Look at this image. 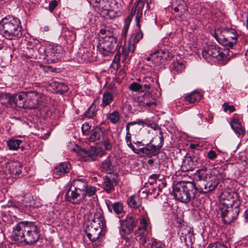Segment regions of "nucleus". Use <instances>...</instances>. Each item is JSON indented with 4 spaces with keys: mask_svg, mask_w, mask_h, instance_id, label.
I'll use <instances>...</instances> for the list:
<instances>
[{
    "mask_svg": "<svg viewBox=\"0 0 248 248\" xmlns=\"http://www.w3.org/2000/svg\"><path fill=\"white\" fill-rule=\"evenodd\" d=\"M40 235V224L39 222L22 221L13 227L10 238L17 244L25 243L32 245L38 241Z\"/></svg>",
    "mask_w": 248,
    "mask_h": 248,
    "instance_id": "nucleus-1",
    "label": "nucleus"
},
{
    "mask_svg": "<svg viewBox=\"0 0 248 248\" xmlns=\"http://www.w3.org/2000/svg\"><path fill=\"white\" fill-rule=\"evenodd\" d=\"M22 27L20 20L7 16L0 21V34L8 40H16L21 37Z\"/></svg>",
    "mask_w": 248,
    "mask_h": 248,
    "instance_id": "nucleus-2",
    "label": "nucleus"
},
{
    "mask_svg": "<svg viewBox=\"0 0 248 248\" xmlns=\"http://www.w3.org/2000/svg\"><path fill=\"white\" fill-rule=\"evenodd\" d=\"M174 197L180 202L194 203L196 199L197 189L195 185L189 182H179L173 187Z\"/></svg>",
    "mask_w": 248,
    "mask_h": 248,
    "instance_id": "nucleus-3",
    "label": "nucleus"
},
{
    "mask_svg": "<svg viewBox=\"0 0 248 248\" xmlns=\"http://www.w3.org/2000/svg\"><path fill=\"white\" fill-rule=\"evenodd\" d=\"M99 34L106 35L105 36H100L97 46L98 52L103 57L112 55L118 46L117 39L111 35L107 28L101 29Z\"/></svg>",
    "mask_w": 248,
    "mask_h": 248,
    "instance_id": "nucleus-4",
    "label": "nucleus"
},
{
    "mask_svg": "<svg viewBox=\"0 0 248 248\" xmlns=\"http://www.w3.org/2000/svg\"><path fill=\"white\" fill-rule=\"evenodd\" d=\"M40 58L47 61L48 63L57 62L62 57L63 49L61 46H41L37 50Z\"/></svg>",
    "mask_w": 248,
    "mask_h": 248,
    "instance_id": "nucleus-5",
    "label": "nucleus"
},
{
    "mask_svg": "<svg viewBox=\"0 0 248 248\" xmlns=\"http://www.w3.org/2000/svg\"><path fill=\"white\" fill-rule=\"evenodd\" d=\"M230 51L225 53L220 51L219 48L215 46L210 45L204 48L202 52L203 57L205 59H215V61H222L223 64H226L230 58L233 56V53H230Z\"/></svg>",
    "mask_w": 248,
    "mask_h": 248,
    "instance_id": "nucleus-6",
    "label": "nucleus"
},
{
    "mask_svg": "<svg viewBox=\"0 0 248 248\" xmlns=\"http://www.w3.org/2000/svg\"><path fill=\"white\" fill-rule=\"evenodd\" d=\"M220 210L223 222L230 224L237 218L240 212L239 204H231L228 206L226 203L220 205Z\"/></svg>",
    "mask_w": 248,
    "mask_h": 248,
    "instance_id": "nucleus-7",
    "label": "nucleus"
},
{
    "mask_svg": "<svg viewBox=\"0 0 248 248\" xmlns=\"http://www.w3.org/2000/svg\"><path fill=\"white\" fill-rule=\"evenodd\" d=\"M144 7V2L142 0H139L134 4L130 13L125 18L131 22L134 16H135L136 25L140 28V22L143 17V9Z\"/></svg>",
    "mask_w": 248,
    "mask_h": 248,
    "instance_id": "nucleus-8",
    "label": "nucleus"
},
{
    "mask_svg": "<svg viewBox=\"0 0 248 248\" xmlns=\"http://www.w3.org/2000/svg\"><path fill=\"white\" fill-rule=\"evenodd\" d=\"M224 46L228 48H232L238 42V34L233 29L225 28L223 29Z\"/></svg>",
    "mask_w": 248,
    "mask_h": 248,
    "instance_id": "nucleus-9",
    "label": "nucleus"
},
{
    "mask_svg": "<svg viewBox=\"0 0 248 248\" xmlns=\"http://www.w3.org/2000/svg\"><path fill=\"white\" fill-rule=\"evenodd\" d=\"M42 102V94L36 91L27 92V97L25 108L35 109L38 108Z\"/></svg>",
    "mask_w": 248,
    "mask_h": 248,
    "instance_id": "nucleus-10",
    "label": "nucleus"
},
{
    "mask_svg": "<svg viewBox=\"0 0 248 248\" xmlns=\"http://www.w3.org/2000/svg\"><path fill=\"white\" fill-rule=\"evenodd\" d=\"M77 148L78 154L84 161L91 162L95 161L98 155L99 150L94 147L91 146L88 149H85L78 146Z\"/></svg>",
    "mask_w": 248,
    "mask_h": 248,
    "instance_id": "nucleus-11",
    "label": "nucleus"
},
{
    "mask_svg": "<svg viewBox=\"0 0 248 248\" xmlns=\"http://www.w3.org/2000/svg\"><path fill=\"white\" fill-rule=\"evenodd\" d=\"M141 110L156 106L155 99L149 92H146L142 95L139 96L135 100Z\"/></svg>",
    "mask_w": 248,
    "mask_h": 248,
    "instance_id": "nucleus-12",
    "label": "nucleus"
},
{
    "mask_svg": "<svg viewBox=\"0 0 248 248\" xmlns=\"http://www.w3.org/2000/svg\"><path fill=\"white\" fill-rule=\"evenodd\" d=\"M119 182L118 175L117 173L108 174L103 178L102 187L108 193H111L114 191V187Z\"/></svg>",
    "mask_w": 248,
    "mask_h": 248,
    "instance_id": "nucleus-13",
    "label": "nucleus"
},
{
    "mask_svg": "<svg viewBox=\"0 0 248 248\" xmlns=\"http://www.w3.org/2000/svg\"><path fill=\"white\" fill-rule=\"evenodd\" d=\"M121 228L120 232L122 236L126 233H129L133 231V229L137 226L138 223V219L132 216H127V217L120 220Z\"/></svg>",
    "mask_w": 248,
    "mask_h": 248,
    "instance_id": "nucleus-14",
    "label": "nucleus"
},
{
    "mask_svg": "<svg viewBox=\"0 0 248 248\" xmlns=\"http://www.w3.org/2000/svg\"><path fill=\"white\" fill-rule=\"evenodd\" d=\"M154 79L150 77H145L140 83L135 82L132 83L129 86V89L132 91L143 93L151 88Z\"/></svg>",
    "mask_w": 248,
    "mask_h": 248,
    "instance_id": "nucleus-15",
    "label": "nucleus"
},
{
    "mask_svg": "<svg viewBox=\"0 0 248 248\" xmlns=\"http://www.w3.org/2000/svg\"><path fill=\"white\" fill-rule=\"evenodd\" d=\"M102 9L107 11V15H109L110 12H114L113 17L120 16L123 13L122 2L117 0H111L109 3L108 9H107L105 5L103 6Z\"/></svg>",
    "mask_w": 248,
    "mask_h": 248,
    "instance_id": "nucleus-16",
    "label": "nucleus"
},
{
    "mask_svg": "<svg viewBox=\"0 0 248 248\" xmlns=\"http://www.w3.org/2000/svg\"><path fill=\"white\" fill-rule=\"evenodd\" d=\"M219 183V179L217 176L214 175L209 177L208 180L203 181L202 184H199L200 189L202 192L207 193L214 190Z\"/></svg>",
    "mask_w": 248,
    "mask_h": 248,
    "instance_id": "nucleus-17",
    "label": "nucleus"
},
{
    "mask_svg": "<svg viewBox=\"0 0 248 248\" xmlns=\"http://www.w3.org/2000/svg\"><path fill=\"white\" fill-rule=\"evenodd\" d=\"M85 198V192L79 193L78 190H71L70 189L65 194V199L66 201L70 202L74 204H78L83 202Z\"/></svg>",
    "mask_w": 248,
    "mask_h": 248,
    "instance_id": "nucleus-18",
    "label": "nucleus"
},
{
    "mask_svg": "<svg viewBox=\"0 0 248 248\" xmlns=\"http://www.w3.org/2000/svg\"><path fill=\"white\" fill-rule=\"evenodd\" d=\"M214 175L211 169L204 167L196 171L194 177L197 181H199L200 184H202L203 181L208 180L209 177Z\"/></svg>",
    "mask_w": 248,
    "mask_h": 248,
    "instance_id": "nucleus-19",
    "label": "nucleus"
},
{
    "mask_svg": "<svg viewBox=\"0 0 248 248\" xmlns=\"http://www.w3.org/2000/svg\"><path fill=\"white\" fill-rule=\"evenodd\" d=\"M102 229H93L91 228L89 229L90 232H87L86 231V235L87 237L93 243H94V246L96 247H98L101 245V241L99 239V236L101 234Z\"/></svg>",
    "mask_w": 248,
    "mask_h": 248,
    "instance_id": "nucleus-20",
    "label": "nucleus"
},
{
    "mask_svg": "<svg viewBox=\"0 0 248 248\" xmlns=\"http://www.w3.org/2000/svg\"><path fill=\"white\" fill-rule=\"evenodd\" d=\"M117 94L116 89L115 88L111 92L105 91L102 95L101 103L100 105L101 108H104L113 102L114 96Z\"/></svg>",
    "mask_w": 248,
    "mask_h": 248,
    "instance_id": "nucleus-21",
    "label": "nucleus"
},
{
    "mask_svg": "<svg viewBox=\"0 0 248 248\" xmlns=\"http://www.w3.org/2000/svg\"><path fill=\"white\" fill-rule=\"evenodd\" d=\"M105 203L108 211L119 215L124 212V205L122 202H117L112 203L109 200H105Z\"/></svg>",
    "mask_w": 248,
    "mask_h": 248,
    "instance_id": "nucleus-22",
    "label": "nucleus"
},
{
    "mask_svg": "<svg viewBox=\"0 0 248 248\" xmlns=\"http://www.w3.org/2000/svg\"><path fill=\"white\" fill-rule=\"evenodd\" d=\"M204 158H206V157L204 155H200L199 157L195 155L186 156L185 161V164L186 161H187L188 167L186 168V170H192L195 168L196 163H200L203 164Z\"/></svg>",
    "mask_w": 248,
    "mask_h": 248,
    "instance_id": "nucleus-23",
    "label": "nucleus"
},
{
    "mask_svg": "<svg viewBox=\"0 0 248 248\" xmlns=\"http://www.w3.org/2000/svg\"><path fill=\"white\" fill-rule=\"evenodd\" d=\"M160 150V149L157 145L147 144L145 147L139 149V151H140V153H142L148 157H151L152 156L157 155Z\"/></svg>",
    "mask_w": 248,
    "mask_h": 248,
    "instance_id": "nucleus-24",
    "label": "nucleus"
},
{
    "mask_svg": "<svg viewBox=\"0 0 248 248\" xmlns=\"http://www.w3.org/2000/svg\"><path fill=\"white\" fill-rule=\"evenodd\" d=\"M71 169V165L69 162H64L60 163L59 165L55 167L54 169V174L58 176H61L68 173L70 172Z\"/></svg>",
    "mask_w": 248,
    "mask_h": 248,
    "instance_id": "nucleus-25",
    "label": "nucleus"
},
{
    "mask_svg": "<svg viewBox=\"0 0 248 248\" xmlns=\"http://www.w3.org/2000/svg\"><path fill=\"white\" fill-rule=\"evenodd\" d=\"M113 157L111 155L108 156L100 164L99 170L101 172L112 173L113 171L114 166L112 163Z\"/></svg>",
    "mask_w": 248,
    "mask_h": 248,
    "instance_id": "nucleus-26",
    "label": "nucleus"
},
{
    "mask_svg": "<svg viewBox=\"0 0 248 248\" xmlns=\"http://www.w3.org/2000/svg\"><path fill=\"white\" fill-rule=\"evenodd\" d=\"M49 86L56 93L60 94L67 92L69 89L68 86L65 83L58 81H53L49 84Z\"/></svg>",
    "mask_w": 248,
    "mask_h": 248,
    "instance_id": "nucleus-27",
    "label": "nucleus"
},
{
    "mask_svg": "<svg viewBox=\"0 0 248 248\" xmlns=\"http://www.w3.org/2000/svg\"><path fill=\"white\" fill-rule=\"evenodd\" d=\"M104 225V219L102 216L98 213L95 214L93 218L92 219L91 222V228L93 229H102Z\"/></svg>",
    "mask_w": 248,
    "mask_h": 248,
    "instance_id": "nucleus-28",
    "label": "nucleus"
},
{
    "mask_svg": "<svg viewBox=\"0 0 248 248\" xmlns=\"http://www.w3.org/2000/svg\"><path fill=\"white\" fill-rule=\"evenodd\" d=\"M16 98V106L19 108H25L27 97V92H21L15 93Z\"/></svg>",
    "mask_w": 248,
    "mask_h": 248,
    "instance_id": "nucleus-29",
    "label": "nucleus"
},
{
    "mask_svg": "<svg viewBox=\"0 0 248 248\" xmlns=\"http://www.w3.org/2000/svg\"><path fill=\"white\" fill-rule=\"evenodd\" d=\"M145 123L141 120L138 119L136 121L128 123L126 125V136L125 141L126 143L132 142L131 134L130 133L131 126L133 127L135 125H143Z\"/></svg>",
    "mask_w": 248,
    "mask_h": 248,
    "instance_id": "nucleus-30",
    "label": "nucleus"
},
{
    "mask_svg": "<svg viewBox=\"0 0 248 248\" xmlns=\"http://www.w3.org/2000/svg\"><path fill=\"white\" fill-rule=\"evenodd\" d=\"M231 127L234 132L239 135H244L245 133V128L242 125L238 119H232L230 123Z\"/></svg>",
    "mask_w": 248,
    "mask_h": 248,
    "instance_id": "nucleus-31",
    "label": "nucleus"
},
{
    "mask_svg": "<svg viewBox=\"0 0 248 248\" xmlns=\"http://www.w3.org/2000/svg\"><path fill=\"white\" fill-rule=\"evenodd\" d=\"M201 99V94L200 92L194 91L188 93L185 97V101L188 104H194L197 101H199Z\"/></svg>",
    "mask_w": 248,
    "mask_h": 248,
    "instance_id": "nucleus-32",
    "label": "nucleus"
},
{
    "mask_svg": "<svg viewBox=\"0 0 248 248\" xmlns=\"http://www.w3.org/2000/svg\"><path fill=\"white\" fill-rule=\"evenodd\" d=\"M141 200L139 195L134 194L128 198L127 203L131 208H138L141 205Z\"/></svg>",
    "mask_w": 248,
    "mask_h": 248,
    "instance_id": "nucleus-33",
    "label": "nucleus"
},
{
    "mask_svg": "<svg viewBox=\"0 0 248 248\" xmlns=\"http://www.w3.org/2000/svg\"><path fill=\"white\" fill-rule=\"evenodd\" d=\"M149 231L147 229H138L136 239L140 244L144 245L149 239Z\"/></svg>",
    "mask_w": 248,
    "mask_h": 248,
    "instance_id": "nucleus-34",
    "label": "nucleus"
},
{
    "mask_svg": "<svg viewBox=\"0 0 248 248\" xmlns=\"http://www.w3.org/2000/svg\"><path fill=\"white\" fill-rule=\"evenodd\" d=\"M22 165L19 163H14L11 164L9 172L12 176L15 178L20 177L21 173Z\"/></svg>",
    "mask_w": 248,
    "mask_h": 248,
    "instance_id": "nucleus-35",
    "label": "nucleus"
},
{
    "mask_svg": "<svg viewBox=\"0 0 248 248\" xmlns=\"http://www.w3.org/2000/svg\"><path fill=\"white\" fill-rule=\"evenodd\" d=\"M75 190H79L83 193L87 187L88 183L84 178L77 179L73 181Z\"/></svg>",
    "mask_w": 248,
    "mask_h": 248,
    "instance_id": "nucleus-36",
    "label": "nucleus"
},
{
    "mask_svg": "<svg viewBox=\"0 0 248 248\" xmlns=\"http://www.w3.org/2000/svg\"><path fill=\"white\" fill-rule=\"evenodd\" d=\"M103 133L100 127H95L91 130V135L89 138V141L94 142L99 140L103 136Z\"/></svg>",
    "mask_w": 248,
    "mask_h": 248,
    "instance_id": "nucleus-37",
    "label": "nucleus"
},
{
    "mask_svg": "<svg viewBox=\"0 0 248 248\" xmlns=\"http://www.w3.org/2000/svg\"><path fill=\"white\" fill-rule=\"evenodd\" d=\"M97 102L96 100H94L91 106L88 108V109L84 112V115L85 117L88 118H92L94 116L97 112L98 108L95 105Z\"/></svg>",
    "mask_w": 248,
    "mask_h": 248,
    "instance_id": "nucleus-38",
    "label": "nucleus"
},
{
    "mask_svg": "<svg viewBox=\"0 0 248 248\" xmlns=\"http://www.w3.org/2000/svg\"><path fill=\"white\" fill-rule=\"evenodd\" d=\"M22 142V140L12 138L7 141V146L11 150H16L20 148V145Z\"/></svg>",
    "mask_w": 248,
    "mask_h": 248,
    "instance_id": "nucleus-39",
    "label": "nucleus"
},
{
    "mask_svg": "<svg viewBox=\"0 0 248 248\" xmlns=\"http://www.w3.org/2000/svg\"><path fill=\"white\" fill-rule=\"evenodd\" d=\"M32 43L28 41L27 43V50L25 54L27 57L31 59H35L36 57V52L33 47Z\"/></svg>",
    "mask_w": 248,
    "mask_h": 248,
    "instance_id": "nucleus-40",
    "label": "nucleus"
},
{
    "mask_svg": "<svg viewBox=\"0 0 248 248\" xmlns=\"http://www.w3.org/2000/svg\"><path fill=\"white\" fill-rule=\"evenodd\" d=\"M107 118L109 120L112 124H115L120 121V115L117 110H115L111 113L107 114Z\"/></svg>",
    "mask_w": 248,
    "mask_h": 248,
    "instance_id": "nucleus-41",
    "label": "nucleus"
},
{
    "mask_svg": "<svg viewBox=\"0 0 248 248\" xmlns=\"http://www.w3.org/2000/svg\"><path fill=\"white\" fill-rule=\"evenodd\" d=\"M185 64L183 62H174L170 66L172 71H175L176 73H181L185 68Z\"/></svg>",
    "mask_w": 248,
    "mask_h": 248,
    "instance_id": "nucleus-42",
    "label": "nucleus"
},
{
    "mask_svg": "<svg viewBox=\"0 0 248 248\" xmlns=\"http://www.w3.org/2000/svg\"><path fill=\"white\" fill-rule=\"evenodd\" d=\"M3 99L7 100V103L9 105L13 106L15 105L16 106V98L15 94H0V101H2Z\"/></svg>",
    "mask_w": 248,
    "mask_h": 248,
    "instance_id": "nucleus-43",
    "label": "nucleus"
},
{
    "mask_svg": "<svg viewBox=\"0 0 248 248\" xmlns=\"http://www.w3.org/2000/svg\"><path fill=\"white\" fill-rule=\"evenodd\" d=\"M213 35L220 44L224 46V39L222 38H224L223 30L221 31L219 29L216 30Z\"/></svg>",
    "mask_w": 248,
    "mask_h": 248,
    "instance_id": "nucleus-44",
    "label": "nucleus"
},
{
    "mask_svg": "<svg viewBox=\"0 0 248 248\" xmlns=\"http://www.w3.org/2000/svg\"><path fill=\"white\" fill-rule=\"evenodd\" d=\"M138 31L133 34L131 42L135 44V45L138 44L140 40L143 37V33L140 31V28H139Z\"/></svg>",
    "mask_w": 248,
    "mask_h": 248,
    "instance_id": "nucleus-45",
    "label": "nucleus"
},
{
    "mask_svg": "<svg viewBox=\"0 0 248 248\" xmlns=\"http://www.w3.org/2000/svg\"><path fill=\"white\" fill-rule=\"evenodd\" d=\"M164 61L162 57H160L159 54L157 51H155L154 53V57L153 60V64L155 65H158L163 63Z\"/></svg>",
    "mask_w": 248,
    "mask_h": 248,
    "instance_id": "nucleus-46",
    "label": "nucleus"
},
{
    "mask_svg": "<svg viewBox=\"0 0 248 248\" xmlns=\"http://www.w3.org/2000/svg\"><path fill=\"white\" fill-rule=\"evenodd\" d=\"M97 188L95 186H91L88 187V186L85 189V191H84L83 193L85 192V197L86 196L88 197H92L95 194Z\"/></svg>",
    "mask_w": 248,
    "mask_h": 248,
    "instance_id": "nucleus-47",
    "label": "nucleus"
},
{
    "mask_svg": "<svg viewBox=\"0 0 248 248\" xmlns=\"http://www.w3.org/2000/svg\"><path fill=\"white\" fill-rule=\"evenodd\" d=\"M102 144L106 150H111L112 145L110 140L108 137H104Z\"/></svg>",
    "mask_w": 248,
    "mask_h": 248,
    "instance_id": "nucleus-48",
    "label": "nucleus"
},
{
    "mask_svg": "<svg viewBox=\"0 0 248 248\" xmlns=\"http://www.w3.org/2000/svg\"><path fill=\"white\" fill-rule=\"evenodd\" d=\"M157 52L159 54L160 57H162V59H163L164 61L165 60H168L170 59L171 57L170 56V54L168 50H161L160 51H157Z\"/></svg>",
    "mask_w": 248,
    "mask_h": 248,
    "instance_id": "nucleus-49",
    "label": "nucleus"
},
{
    "mask_svg": "<svg viewBox=\"0 0 248 248\" xmlns=\"http://www.w3.org/2000/svg\"><path fill=\"white\" fill-rule=\"evenodd\" d=\"M148 225V223L147 219L145 217H142L140 220V225L138 227V229H147Z\"/></svg>",
    "mask_w": 248,
    "mask_h": 248,
    "instance_id": "nucleus-50",
    "label": "nucleus"
},
{
    "mask_svg": "<svg viewBox=\"0 0 248 248\" xmlns=\"http://www.w3.org/2000/svg\"><path fill=\"white\" fill-rule=\"evenodd\" d=\"M131 22L125 19L124 27L122 30V35L123 37H125L126 36L127 31L128 30Z\"/></svg>",
    "mask_w": 248,
    "mask_h": 248,
    "instance_id": "nucleus-51",
    "label": "nucleus"
},
{
    "mask_svg": "<svg viewBox=\"0 0 248 248\" xmlns=\"http://www.w3.org/2000/svg\"><path fill=\"white\" fill-rule=\"evenodd\" d=\"M58 5V1L57 0H52L49 1L48 10L50 12H53L55 8Z\"/></svg>",
    "mask_w": 248,
    "mask_h": 248,
    "instance_id": "nucleus-52",
    "label": "nucleus"
},
{
    "mask_svg": "<svg viewBox=\"0 0 248 248\" xmlns=\"http://www.w3.org/2000/svg\"><path fill=\"white\" fill-rule=\"evenodd\" d=\"M91 129V126L87 123H85L82 124L81 129L84 135H87L89 134V131Z\"/></svg>",
    "mask_w": 248,
    "mask_h": 248,
    "instance_id": "nucleus-53",
    "label": "nucleus"
},
{
    "mask_svg": "<svg viewBox=\"0 0 248 248\" xmlns=\"http://www.w3.org/2000/svg\"><path fill=\"white\" fill-rule=\"evenodd\" d=\"M159 176L160 175L157 174H153L150 175L149 177L148 183L150 185H153L155 183Z\"/></svg>",
    "mask_w": 248,
    "mask_h": 248,
    "instance_id": "nucleus-54",
    "label": "nucleus"
},
{
    "mask_svg": "<svg viewBox=\"0 0 248 248\" xmlns=\"http://www.w3.org/2000/svg\"><path fill=\"white\" fill-rule=\"evenodd\" d=\"M224 107V111L226 112L227 110H229L230 112H232L235 111V108L232 105H229L227 103H224L223 105Z\"/></svg>",
    "mask_w": 248,
    "mask_h": 248,
    "instance_id": "nucleus-55",
    "label": "nucleus"
},
{
    "mask_svg": "<svg viewBox=\"0 0 248 248\" xmlns=\"http://www.w3.org/2000/svg\"><path fill=\"white\" fill-rule=\"evenodd\" d=\"M125 47L127 49V50L129 52H130L131 54H133V52L135 51V44L130 41L128 44V46H125Z\"/></svg>",
    "mask_w": 248,
    "mask_h": 248,
    "instance_id": "nucleus-56",
    "label": "nucleus"
},
{
    "mask_svg": "<svg viewBox=\"0 0 248 248\" xmlns=\"http://www.w3.org/2000/svg\"><path fill=\"white\" fill-rule=\"evenodd\" d=\"M207 157L210 160H214L217 157V154L215 151L211 150L207 153Z\"/></svg>",
    "mask_w": 248,
    "mask_h": 248,
    "instance_id": "nucleus-57",
    "label": "nucleus"
},
{
    "mask_svg": "<svg viewBox=\"0 0 248 248\" xmlns=\"http://www.w3.org/2000/svg\"><path fill=\"white\" fill-rule=\"evenodd\" d=\"M179 13L178 15H179V16H181L187 11V8H186V6H185L184 5H182V4H179Z\"/></svg>",
    "mask_w": 248,
    "mask_h": 248,
    "instance_id": "nucleus-58",
    "label": "nucleus"
},
{
    "mask_svg": "<svg viewBox=\"0 0 248 248\" xmlns=\"http://www.w3.org/2000/svg\"><path fill=\"white\" fill-rule=\"evenodd\" d=\"M159 140H160V142L158 145H157V146L161 149V148L162 147L163 144H164V137L163 136V133L160 128H159Z\"/></svg>",
    "mask_w": 248,
    "mask_h": 248,
    "instance_id": "nucleus-59",
    "label": "nucleus"
},
{
    "mask_svg": "<svg viewBox=\"0 0 248 248\" xmlns=\"http://www.w3.org/2000/svg\"><path fill=\"white\" fill-rule=\"evenodd\" d=\"M152 248H164V245L160 242L154 241Z\"/></svg>",
    "mask_w": 248,
    "mask_h": 248,
    "instance_id": "nucleus-60",
    "label": "nucleus"
},
{
    "mask_svg": "<svg viewBox=\"0 0 248 248\" xmlns=\"http://www.w3.org/2000/svg\"><path fill=\"white\" fill-rule=\"evenodd\" d=\"M187 232L188 233L186 234V238L185 239L186 241L188 239L190 243L192 244L194 242V237L192 234L189 231H188Z\"/></svg>",
    "mask_w": 248,
    "mask_h": 248,
    "instance_id": "nucleus-61",
    "label": "nucleus"
},
{
    "mask_svg": "<svg viewBox=\"0 0 248 248\" xmlns=\"http://www.w3.org/2000/svg\"><path fill=\"white\" fill-rule=\"evenodd\" d=\"M127 145L128 147H129L132 151L136 154L139 155L140 154V151H139V149H136L132 144V142H129L127 143Z\"/></svg>",
    "mask_w": 248,
    "mask_h": 248,
    "instance_id": "nucleus-62",
    "label": "nucleus"
},
{
    "mask_svg": "<svg viewBox=\"0 0 248 248\" xmlns=\"http://www.w3.org/2000/svg\"><path fill=\"white\" fill-rule=\"evenodd\" d=\"M214 245L215 248H228L227 246L219 242L215 243Z\"/></svg>",
    "mask_w": 248,
    "mask_h": 248,
    "instance_id": "nucleus-63",
    "label": "nucleus"
},
{
    "mask_svg": "<svg viewBox=\"0 0 248 248\" xmlns=\"http://www.w3.org/2000/svg\"><path fill=\"white\" fill-rule=\"evenodd\" d=\"M120 53L119 52H117L114 58V59L112 61V62H116V63H119L120 62Z\"/></svg>",
    "mask_w": 248,
    "mask_h": 248,
    "instance_id": "nucleus-64",
    "label": "nucleus"
}]
</instances>
